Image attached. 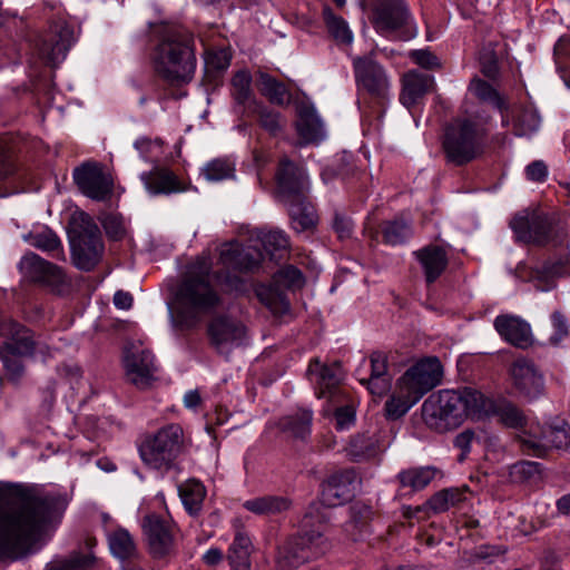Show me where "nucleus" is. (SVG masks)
<instances>
[{"label": "nucleus", "instance_id": "obj_1", "mask_svg": "<svg viewBox=\"0 0 570 570\" xmlns=\"http://www.w3.org/2000/svg\"><path fill=\"white\" fill-rule=\"evenodd\" d=\"M60 492L0 488V558L18 560L38 549L48 525L68 505Z\"/></svg>", "mask_w": 570, "mask_h": 570}, {"label": "nucleus", "instance_id": "obj_2", "mask_svg": "<svg viewBox=\"0 0 570 570\" xmlns=\"http://www.w3.org/2000/svg\"><path fill=\"white\" fill-rule=\"evenodd\" d=\"M213 263L202 254L189 263L176 293L175 325L181 330L196 327L219 304V295L210 283Z\"/></svg>", "mask_w": 570, "mask_h": 570}, {"label": "nucleus", "instance_id": "obj_3", "mask_svg": "<svg viewBox=\"0 0 570 570\" xmlns=\"http://www.w3.org/2000/svg\"><path fill=\"white\" fill-rule=\"evenodd\" d=\"M193 38L179 29H166L151 53V63L158 77L170 85L188 83L196 71Z\"/></svg>", "mask_w": 570, "mask_h": 570}, {"label": "nucleus", "instance_id": "obj_4", "mask_svg": "<svg viewBox=\"0 0 570 570\" xmlns=\"http://www.w3.org/2000/svg\"><path fill=\"white\" fill-rule=\"evenodd\" d=\"M325 517L320 512L317 503H313L303 519V528L306 529L317 521L316 530L304 531L296 538L287 541L278 551L277 566L282 570L297 568L304 562L315 559L325 553L327 549L326 539L323 535V521Z\"/></svg>", "mask_w": 570, "mask_h": 570}, {"label": "nucleus", "instance_id": "obj_5", "mask_svg": "<svg viewBox=\"0 0 570 570\" xmlns=\"http://www.w3.org/2000/svg\"><path fill=\"white\" fill-rule=\"evenodd\" d=\"M487 137L485 127L471 118H456L444 131L443 150L448 161L461 166L483 153Z\"/></svg>", "mask_w": 570, "mask_h": 570}, {"label": "nucleus", "instance_id": "obj_6", "mask_svg": "<svg viewBox=\"0 0 570 570\" xmlns=\"http://www.w3.org/2000/svg\"><path fill=\"white\" fill-rule=\"evenodd\" d=\"M181 445V428L177 424H169L147 436L139 446V454L148 468L168 471L179 455Z\"/></svg>", "mask_w": 570, "mask_h": 570}, {"label": "nucleus", "instance_id": "obj_7", "mask_svg": "<svg viewBox=\"0 0 570 570\" xmlns=\"http://www.w3.org/2000/svg\"><path fill=\"white\" fill-rule=\"evenodd\" d=\"M422 417L429 428L438 432L460 426L465 419L458 390H442L431 394L422 404Z\"/></svg>", "mask_w": 570, "mask_h": 570}, {"label": "nucleus", "instance_id": "obj_8", "mask_svg": "<svg viewBox=\"0 0 570 570\" xmlns=\"http://www.w3.org/2000/svg\"><path fill=\"white\" fill-rule=\"evenodd\" d=\"M522 451L529 455L542 458L551 449H566L570 445V428L563 421L544 426L531 423L518 434Z\"/></svg>", "mask_w": 570, "mask_h": 570}, {"label": "nucleus", "instance_id": "obj_9", "mask_svg": "<svg viewBox=\"0 0 570 570\" xmlns=\"http://www.w3.org/2000/svg\"><path fill=\"white\" fill-rule=\"evenodd\" d=\"M374 29L384 37L397 35L401 40L416 36V27L404 0H381L373 10Z\"/></svg>", "mask_w": 570, "mask_h": 570}, {"label": "nucleus", "instance_id": "obj_10", "mask_svg": "<svg viewBox=\"0 0 570 570\" xmlns=\"http://www.w3.org/2000/svg\"><path fill=\"white\" fill-rule=\"evenodd\" d=\"M0 334L8 338L4 346L0 348V358L10 377L19 379L23 367L17 356L33 352L32 335L29 330L12 320H4L0 323Z\"/></svg>", "mask_w": 570, "mask_h": 570}, {"label": "nucleus", "instance_id": "obj_11", "mask_svg": "<svg viewBox=\"0 0 570 570\" xmlns=\"http://www.w3.org/2000/svg\"><path fill=\"white\" fill-rule=\"evenodd\" d=\"M141 530L154 559H167L175 554L178 529L170 518L149 513L141 521Z\"/></svg>", "mask_w": 570, "mask_h": 570}, {"label": "nucleus", "instance_id": "obj_12", "mask_svg": "<svg viewBox=\"0 0 570 570\" xmlns=\"http://www.w3.org/2000/svg\"><path fill=\"white\" fill-rule=\"evenodd\" d=\"M207 336L210 346L218 354L228 356L235 348L245 343L247 328L235 317L219 315L208 323Z\"/></svg>", "mask_w": 570, "mask_h": 570}, {"label": "nucleus", "instance_id": "obj_13", "mask_svg": "<svg viewBox=\"0 0 570 570\" xmlns=\"http://www.w3.org/2000/svg\"><path fill=\"white\" fill-rule=\"evenodd\" d=\"M86 223L78 238L71 243V256L75 266L82 271H91L100 261L104 243L98 226L88 215L81 214Z\"/></svg>", "mask_w": 570, "mask_h": 570}, {"label": "nucleus", "instance_id": "obj_14", "mask_svg": "<svg viewBox=\"0 0 570 570\" xmlns=\"http://www.w3.org/2000/svg\"><path fill=\"white\" fill-rule=\"evenodd\" d=\"M442 365L439 358L428 357L419 361L397 380L402 391H409L415 399L434 389L442 380Z\"/></svg>", "mask_w": 570, "mask_h": 570}, {"label": "nucleus", "instance_id": "obj_15", "mask_svg": "<svg viewBox=\"0 0 570 570\" xmlns=\"http://www.w3.org/2000/svg\"><path fill=\"white\" fill-rule=\"evenodd\" d=\"M353 69L360 90L380 100L389 97L390 78L379 62L370 57H356L353 59Z\"/></svg>", "mask_w": 570, "mask_h": 570}, {"label": "nucleus", "instance_id": "obj_16", "mask_svg": "<svg viewBox=\"0 0 570 570\" xmlns=\"http://www.w3.org/2000/svg\"><path fill=\"white\" fill-rule=\"evenodd\" d=\"M122 363L127 380L137 387L144 389L155 379L157 371L155 356L141 344L127 345Z\"/></svg>", "mask_w": 570, "mask_h": 570}, {"label": "nucleus", "instance_id": "obj_17", "mask_svg": "<svg viewBox=\"0 0 570 570\" xmlns=\"http://www.w3.org/2000/svg\"><path fill=\"white\" fill-rule=\"evenodd\" d=\"M73 179L80 191L97 202L110 199L114 179L98 164H85L73 171Z\"/></svg>", "mask_w": 570, "mask_h": 570}, {"label": "nucleus", "instance_id": "obj_18", "mask_svg": "<svg viewBox=\"0 0 570 570\" xmlns=\"http://www.w3.org/2000/svg\"><path fill=\"white\" fill-rule=\"evenodd\" d=\"M73 42V29L66 22H56L42 37L38 52L47 65L55 67L65 60Z\"/></svg>", "mask_w": 570, "mask_h": 570}, {"label": "nucleus", "instance_id": "obj_19", "mask_svg": "<svg viewBox=\"0 0 570 570\" xmlns=\"http://www.w3.org/2000/svg\"><path fill=\"white\" fill-rule=\"evenodd\" d=\"M276 179L284 203L306 197L309 190V179L306 170L296 166L287 157L279 160Z\"/></svg>", "mask_w": 570, "mask_h": 570}, {"label": "nucleus", "instance_id": "obj_20", "mask_svg": "<svg viewBox=\"0 0 570 570\" xmlns=\"http://www.w3.org/2000/svg\"><path fill=\"white\" fill-rule=\"evenodd\" d=\"M19 271L27 279L56 288L66 282L63 271L32 252L26 253L19 262Z\"/></svg>", "mask_w": 570, "mask_h": 570}, {"label": "nucleus", "instance_id": "obj_21", "mask_svg": "<svg viewBox=\"0 0 570 570\" xmlns=\"http://www.w3.org/2000/svg\"><path fill=\"white\" fill-rule=\"evenodd\" d=\"M514 389L525 399L534 400L542 395L544 381L533 362L527 358L515 360L510 367Z\"/></svg>", "mask_w": 570, "mask_h": 570}, {"label": "nucleus", "instance_id": "obj_22", "mask_svg": "<svg viewBox=\"0 0 570 570\" xmlns=\"http://www.w3.org/2000/svg\"><path fill=\"white\" fill-rule=\"evenodd\" d=\"M307 373L315 385V394L318 399L333 400L341 394L342 374L338 364L324 365L318 360H314L309 363Z\"/></svg>", "mask_w": 570, "mask_h": 570}, {"label": "nucleus", "instance_id": "obj_23", "mask_svg": "<svg viewBox=\"0 0 570 570\" xmlns=\"http://www.w3.org/2000/svg\"><path fill=\"white\" fill-rule=\"evenodd\" d=\"M510 226L517 238L524 243H543L550 232L548 218L535 212L514 216Z\"/></svg>", "mask_w": 570, "mask_h": 570}, {"label": "nucleus", "instance_id": "obj_24", "mask_svg": "<svg viewBox=\"0 0 570 570\" xmlns=\"http://www.w3.org/2000/svg\"><path fill=\"white\" fill-rule=\"evenodd\" d=\"M262 261V253L250 246L244 247L238 242L222 245L219 262L227 268L238 272H253Z\"/></svg>", "mask_w": 570, "mask_h": 570}, {"label": "nucleus", "instance_id": "obj_25", "mask_svg": "<svg viewBox=\"0 0 570 570\" xmlns=\"http://www.w3.org/2000/svg\"><path fill=\"white\" fill-rule=\"evenodd\" d=\"M355 473L352 470L337 472L323 484L320 502L324 507H338L354 493Z\"/></svg>", "mask_w": 570, "mask_h": 570}, {"label": "nucleus", "instance_id": "obj_26", "mask_svg": "<svg viewBox=\"0 0 570 570\" xmlns=\"http://www.w3.org/2000/svg\"><path fill=\"white\" fill-rule=\"evenodd\" d=\"M434 77L417 70H409L402 78V92L400 101L406 108L419 104L423 97L434 88Z\"/></svg>", "mask_w": 570, "mask_h": 570}, {"label": "nucleus", "instance_id": "obj_27", "mask_svg": "<svg viewBox=\"0 0 570 570\" xmlns=\"http://www.w3.org/2000/svg\"><path fill=\"white\" fill-rule=\"evenodd\" d=\"M494 327L499 335L517 347H527L531 344V327L519 316L499 315L494 320Z\"/></svg>", "mask_w": 570, "mask_h": 570}, {"label": "nucleus", "instance_id": "obj_28", "mask_svg": "<svg viewBox=\"0 0 570 570\" xmlns=\"http://www.w3.org/2000/svg\"><path fill=\"white\" fill-rule=\"evenodd\" d=\"M414 256L421 264L429 284L434 283L441 276L449 262L445 249L436 245L425 246L414 252Z\"/></svg>", "mask_w": 570, "mask_h": 570}, {"label": "nucleus", "instance_id": "obj_29", "mask_svg": "<svg viewBox=\"0 0 570 570\" xmlns=\"http://www.w3.org/2000/svg\"><path fill=\"white\" fill-rule=\"evenodd\" d=\"M458 392L461 397L465 420L469 417L479 420L491 416L493 399L470 386L459 389Z\"/></svg>", "mask_w": 570, "mask_h": 570}, {"label": "nucleus", "instance_id": "obj_30", "mask_svg": "<svg viewBox=\"0 0 570 570\" xmlns=\"http://www.w3.org/2000/svg\"><path fill=\"white\" fill-rule=\"evenodd\" d=\"M140 179L145 188L154 195L170 194L180 191V184L176 176L166 169H155L151 171L142 173Z\"/></svg>", "mask_w": 570, "mask_h": 570}, {"label": "nucleus", "instance_id": "obj_31", "mask_svg": "<svg viewBox=\"0 0 570 570\" xmlns=\"http://www.w3.org/2000/svg\"><path fill=\"white\" fill-rule=\"evenodd\" d=\"M296 129L305 142H315L324 137L323 122L316 111L309 107L299 110Z\"/></svg>", "mask_w": 570, "mask_h": 570}, {"label": "nucleus", "instance_id": "obj_32", "mask_svg": "<svg viewBox=\"0 0 570 570\" xmlns=\"http://www.w3.org/2000/svg\"><path fill=\"white\" fill-rule=\"evenodd\" d=\"M288 207L293 228L298 232L312 229L316 224L314 207L306 200V197L284 203Z\"/></svg>", "mask_w": 570, "mask_h": 570}, {"label": "nucleus", "instance_id": "obj_33", "mask_svg": "<svg viewBox=\"0 0 570 570\" xmlns=\"http://www.w3.org/2000/svg\"><path fill=\"white\" fill-rule=\"evenodd\" d=\"M491 415L497 416L508 428L520 429L519 434L531 425L527 423L522 411L507 400H494Z\"/></svg>", "mask_w": 570, "mask_h": 570}, {"label": "nucleus", "instance_id": "obj_34", "mask_svg": "<svg viewBox=\"0 0 570 570\" xmlns=\"http://www.w3.org/2000/svg\"><path fill=\"white\" fill-rule=\"evenodd\" d=\"M409 391H402L399 381L391 396L385 402L384 411L389 420H397L405 415L409 410L419 402Z\"/></svg>", "mask_w": 570, "mask_h": 570}, {"label": "nucleus", "instance_id": "obj_35", "mask_svg": "<svg viewBox=\"0 0 570 570\" xmlns=\"http://www.w3.org/2000/svg\"><path fill=\"white\" fill-rule=\"evenodd\" d=\"M108 544L112 556L118 559L128 560L138 554L134 538L124 528L116 529L108 534Z\"/></svg>", "mask_w": 570, "mask_h": 570}, {"label": "nucleus", "instance_id": "obj_36", "mask_svg": "<svg viewBox=\"0 0 570 570\" xmlns=\"http://www.w3.org/2000/svg\"><path fill=\"white\" fill-rule=\"evenodd\" d=\"M257 87L272 104L285 105L291 100V94L286 86L266 72L258 73Z\"/></svg>", "mask_w": 570, "mask_h": 570}, {"label": "nucleus", "instance_id": "obj_37", "mask_svg": "<svg viewBox=\"0 0 570 570\" xmlns=\"http://www.w3.org/2000/svg\"><path fill=\"white\" fill-rule=\"evenodd\" d=\"M180 499L189 514H198L206 497L205 487L197 480H188L178 488Z\"/></svg>", "mask_w": 570, "mask_h": 570}, {"label": "nucleus", "instance_id": "obj_38", "mask_svg": "<svg viewBox=\"0 0 570 570\" xmlns=\"http://www.w3.org/2000/svg\"><path fill=\"white\" fill-rule=\"evenodd\" d=\"M243 507L255 514H275L288 510L291 502L284 497L265 495L247 500Z\"/></svg>", "mask_w": 570, "mask_h": 570}, {"label": "nucleus", "instance_id": "obj_39", "mask_svg": "<svg viewBox=\"0 0 570 570\" xmlns=\"http://www.w3.org/2000/svg\"><path fill=\"white\" fill-rule=\"evenodd\" d=\"M250 539L243 534L237 533L230 544L228 552V560L235 570H249L250 569Z\"/></svg>", "mask_w": 570, "mask_h": 570}, {"label": "nucleus", "instance_id": "obj_40", "mask_svg": "<svg viewBox=\"0 0 570 570\" xmlns=\"http://www.w3.org/2000/svg\"><path fill=\"white\" fill-rule=\"evenodd\" d=\"M379 451V438L375 433L358 434L350 442L348 453L355 461L373 458Z\"/></svg>", "mask_w": 570, "mask_h": 570}, {"label": "nucleus", "instance_id": "obj_41", "mask_svg": "<svg viewBox=\"0 0 570 570\" xmlns=\"http://www.w3.org/2000/svg\"><path fill=\"white\" fill-rule=\"evenodd\" d=\"M323 18L327 31L336 42L342 45H351L353 42V32L348 23L342 17L336 16L330 7H324Z\"/></svg>", "mask_w": 570, "mask_h": 570}, {"label": "nucleus", "instance_id": "obj_42", "mask_svg": "<svg viewBox=\"0 0 570 570\" xmlns=\"http://www.w3.org/2000/svg\"><path fill=\"white\" fill-rule=\"evenodd\" d=\"M435 472V469L430 466L413 468L400 472L399 480L403 488L421 491L434 479Z\"/></svg>", "mask_w": 570, "mask_h": 570}, {"label": "nucleus", "instance_id": "obj_43", "mask_svg": "<svg viewBox=\"0 0 570 570\" xmlns=\"http://www.w3.org/2000/svg\"><path fill=\"white\" fill-rule=\"evenodd\" d=\"M27 240L32 247L52 253L55 258L65 259L61 240L52 230L46 229L40 233L30 234Z\"/></svg>", "mask_w": 570, "mask_h": 570}, {"label": "nucleus", "instance_id": "obj_44", "mask_svg": "<svg viewBox=\"0 0 570 570\" xmlns=\"http://www.w3.org/2000/svg\"><path fill=\"white\" fill-rule=\"evenodd\" d=\"M465 499L464 492L460 489H445L432 495L428 505L434 513L448 511L450 508L455 507Z\"/></svg>", "mask_w": 570, "mask_h": 570}, {"label": "nucleus", "instance_id": "obj_45", "mask_svg": "<svg viewBox=\"0 0 570 570\" xmlns=\"http://www.w3.org/2000/svg\"><path fill=\"white\" fill-rule=\"evenodd\" d=\"M313 413L311 410H301L295 415L285 417L282 426L292 433L294 438L305 439L311 433Z\"/></svg>", "mask_w": 570, "mask_h": 570}, {"label": "nucleus", "instance_id": "obj_46", "mask_svg": "<svg viewBox=\"0 0 570 570\" xmlns=\"http://www.w3.org/2000/svg\"><path fill=\"white\" fill-rule=\"evenodd\" d=\"M208 181H220L235 176V163L229 158H216L208 161L202 169Z\"/></svg>", "mask_w": 570, "mask_h": 570}, {"label": "nucleus", "instance_id": "obj_47", "mask_svg": "<svg viewBox=\"0 0 570 570\" xmlns=\"http://www.w3.org/2000/svg\"><path fill=\"white\" fill-rule=\"evenodd\" d=\"M265 252L272 257H282V253L286 252L289 242L282 230L262 232L258 236Z\"/></svg>", "mask_w": 570, "mask_h": 570}, {"label": "nucleus", "instance_id": "obj_48", "mask_svg": "<svg viewBox=\"0 0 570 570\" xmlns=\"http://www.w3.org/2000/svg\"><path fill=\"white\" fill-rule=\"evenodd\" d=\"M256 295L259 301L274 314H284L289 309L288 301L267 286H258L256 288Z\"/></svg>", "mask_w": 570, "mask_h": 570}, {"label": "nucleus", "instance_id": "obj_49", "mask_svg": "<svg viewBox=\"0 0 570 570\" xmlns=\"http://www.w3.org/2000/svg\"><path fill=\"white\" fill-rule=\"evenodd\" d=\"M469 90L479 99L492 102L500 111L507 109L505 100L487 81L475 78L471 81Z\"/></svg>", "mask_w": 570, "mask_h": 570}, {"label": "nucleus", "instance_id": "obj_50", "mask_svg": "<svg viewBox=\"0 0 570 570\" xmlns=\"http://www.w3.org/2000/svg\"><path fill=\"white\" fill-rule=\"evenodd\" d=\"M540 116L532 108H524L518 112L514 120V130L518 136L535 132L540 127Z\"/></svg>", "mask_w": 570, "mask_h": 570}, {"label": "nucleus", "instance_id": "obj_51", "mask_svg": "<svg viewBox=\"0 0 570 570\" xmlns=\"http://www.w3.org/2000/svg\"><path fill=\"white\" fill-rule=\"evenodd\" d=\"M252 75L248 70L237 71L232 79L233 97L238 104L247 102L252 97Z\"/></svg>", "mask_w": 570, "mask_h": 570}, {"label": "nucleus", "instance_id": "obj_52", "mask_svg": "<svg viewBox=\"0 0 570 570\" xmlns=\"http://www.w3.org/2000/svg\"><path fill=\"white\" fill-rule=\"evenodd\" d=\"M384 242L391 245H399L405 242L411 235L410 226L402 220L386 222L382 227Z\"/></svg>", "mask_w": 570, "mask_h": 570}, {"label": "nucleus", "instance_id": "obj_53", "mask_svg": "<svg viewBox=\"0 0 570 570\" xmlns=\"http://www.w3.org/2000/svg\"><path fill=\"white\" fill-rule=\"evenodd\" d=\"M551 323L553 327V334L549 341L552 345L560 344L570 334V324L568 318L560 311H554L551 314Z\"/></svg>", "mask_w": 570, "mask_h": 570}, {"label": "nucleus", "instance_id": "obj_54", "mask_svg": "<svg viewBox=\"0 0 570 570\" xmlns=\"http://www.w3.org/2000/svg\"><path fill=\"white\" fill-rule=\"evenodd\" d=\"M102 227L109 238L118 240L126 234L125 223L121 216L108 214L101 219Z\"/></svg>", "mask_w": 570, "mask_h": 570}, {"label": "nucleus", "instance_id": "obj_55", "mask_svg": "<svg viewBox=\"0 0 570 570\" xmlns=\"http://www.w3.org/2000/svg\"><path fill=\"white\" fill-rule=\"evenodd\" d=\"M92 562L89 556H71L69 559L51 563L48 570H86Z\"/></svg>", "mask_w": 570, "mask_h": 570}, {"label": "nucleus", "instance_id": "obj_56", "mask_svg": "<svg viewBox=\"0 0 570 570\" xmlns=\"http://www.w3.org/2000/svg\"><path fill=\"white\" fill-rule=\"evenodd\" d=\"M230 59V53L226 49L208 50L205 55L206 67L212 70H225Z\"/></svg>", "mask_w": 570, "mask_h": 570}, {"label": "nucleus", "instance_id": "obj_57", "mask_svg": "<svg viewBox=\"0 0 570 570\" xmlns=\"http://www.w3.org/2000/svg\"><path fill=\"white\" fill-rule=\"evenodd\" d=\"M409 57L412 59L414 63L424 69L436 70L441 68V62L439 58L428 49L412 50L409 53Z\"/></svg>", "mask_w": 570, "mask_h": 570}, {"label": "nucleus", "instance_id": "obj_58", "mask_svg": "<svg viewBox=\"0 0 570 570\" xmlns=\"http://www.w3.org/2000/svg\"><path fill=\"white\" fill-rule=\"evenodd\" d=\"M277 279L279 283L287 287L299 288L304 284V277L302 272L295 266L288 265L283 267L277 273Z\"/></svg>", "mask_w": 570, "mask_h": 570}, {"label": "nucleus", "instance_id": "obj_59", "mask_svg": "<svg viewBox=\"0 0 570 570\" xmlns=\"http://www.w3.org/2000/svg\"><path fill=\"white\" fill-rule=\"evenodd\" d=\"M334 417L337 430L348 429L355 422V409L351 404L340 406L336 409Z\"/></svg>", "mask_w": 570, "mask_h": 570}, {"label": "nucleus", "instance_id": "obj_60", "mask_svg": "<svg viewBox=\"0 0 570 570\" xmlns=\"http://www.w3.org/2000/svg\"><path fill=\"white\" fill-rule=\"evenodd\" d=\"M259 124L273 135H276L282 129L279 114L265 108L259 111Z\"/></svg>", "mask_w": 570, "mask_h": 570}, {"label": "nucleus", "instance_id": "obj_61", "mask_svg": "<svg viewBox=\"0 0 570 570\" xmlns=\"http://www.w3.org/2000/svg\"><path fill=\"white\" fill-rule=\"evenodd\" d=\"M360 382L366 385L371 394L376 396H382L391 387V376L362 379Z\"/></svg>", "mask_w": 570, "mask_h": 570}, {"label": "nucleus", "instance_id": "obj_62", "mask_svg": "<svg viewBox=\"0 0 570 570\" xmlns=\"http://www.w3.org/2000/svg\"><path fill=\"white\" fill-rule=\"evenodd\" d=\"M371 362V376L370 377H381V376H390L387 373V357L382 352H374L370 356Z\"/></svg>", "mask_w": 570, "mask_h": 570}, {"label": "nucleus", "instance_id": "obj_63", "mask_svg": "<svg viewBox=\"0 0 570 570\" xmlns=\"http://www.w3.org/2000/svg\"><path fill=\"white\" fill-rule=\"evenodd\" d=\"M525 174L528 179L542 183L548 176V167L542 160H535L527 166Z\"/></svg>", "mask_w": 570, "mask_h": 570}, {"label": "nucleus", "instance_id": "obj_64", "mask_svg": "<svg viewBox=\"0 0 570 570\" xmlns=\"http://www.w3.org/2000/svg\"><path fill=\"white\" fill-rule=\"evenodd\" d=\"M474 436V432L471 430H465L455 436L454 445L462 451L460 460H463L470 452Z\"/></svg>", "mask_w": 570, "mask_h": 570}]
</instances>
